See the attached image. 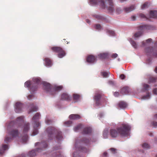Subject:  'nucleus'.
<instances>
[{"label":"nucleus","instance_id":"nucleus-1","mask_svg":"<svg viewBox=\"0 0 157 157\" xmlns=\"http://www.w3.org/2000/svg\"><path fill=\"white\" fill-rule=\"evenodd\" d=\"M130 129L131 127L128 124L122 123L116 128L111 129L110 135L112 137L125 136L128 135Z\"/></svg>","mask_w":157,"mask_h":157},{"label":"nucleus","instance_id":"nucleus-2","mask_svg":"<svg viewBox=\"0 0 157 157\" xmlns=\"http://www.w3.org/2000/svg\"><path fill=\"white\" fill-rule=\"evenodd\" d=\"M41 82L40 80L38 78H35L32 82L27 81L25 83V87L29 88L32 91L36 90L39 87V85Z\"/></svg>","mask_w":157,"mask_h":157},{"label":"nucleus","instance_id":"nucleus-3","mask_svg":"<svg viewBox=\"0 0 157 157\" xmlns=\"http://www.w3.org/2000/svg\"><path fill=\"white\" fill-rule=\"evenodd\" d=\"M46 131L48 135L52 134L54 132H57L58 134L56 136V138L57 140H61L63 138L61 132L60 131H58L54 127L48 128L46 129Z\"/></svg>","mask_w":157,"mask_h":157},{"label":"nucleus","instance_id":"nucleus-4","mask_svg":"<svg viewBox=\"0 0 157 157\" xmlns=\"http://www.w3.org/2000/svg\"><path fill=\"white\" fill-rule=\"evenodd\" d=\"M51 49L53 52L57 53L58 56L59 58H62L65 55V51L60 47H52L51 48Z\"/></svg>","mask_w":157,"mask_h":157},{"label":"nucleus","instance_id":"nucleus-5","mask_svg":"<svg viewBox=\"0 0 157 157\" xmlns=\"http://www.w3.org/2000/svg\"><path fill=\"white\" fill-rule=\"evenodd\" d=\"M46 87L47 89H48L47 91H51L50 94L52 95H54L56 94V92L61 90L63 88L62 86H58L54 88H52V86L49 83L46 84Z\"/></svg>","mask_w":157,"mask_h":157},{"label":"nucleus","instance_id":"nucleus-6","mask_svg":"<svg viewBox=\"0 0 157 157\" xmlns=\"http://www.w3.org/2000/svg\"><path fill=\"white\" fill-rule=\"evenodd\" d=\"M18 134V130H13L11 131L10 133V137H6L5 139V140L6 142H9L10 141L12 138L17 136Z\"/></svg>","mask_w":157,"mask_h":157},{"label":"nucleus","instance_id":"nucleus-7","mask_svg":"<svg viewBox=\"0 0 157 157\" xmlns=\"http://www.w3.org/2000/svg\"><path fill=\"white\" fill-rule=\"evenodd\" d=\"M101 98V95L99 94H97L94 96V99L96 101V105H98L101 104L102 99Z\"/></svg>","mask_w":157,"mask_h":157},{"label":"nucleus","instance_id":"nucleus-8","mask_svg":"<svg viewBox=\"0 0 157 157\" xmlns=\"http://www.w3.org/2000/svg\"><path fill=\"white\" fill-rule=\"evenodd\" d=\"M107 3L109 6L107 7V10L110 13L113 12L114 10L112 0H107Z\"/></svg>","mask_w":157,"mask_h":157},{"label":"nucleus","instance_id":"nucleus-9","mask_svg":"<svg viewBox=\"0 0 157 157\" xmlns=\"http://www.w3.org/2000/svg\"><path fill=\"white\" fill-rule=\"evenodd\" d=\"M60 99L63 100L70 101L71 98L69 95L66 93H63L61 95Z\"/></svg>","mask_w":157,"mask_h":157},{"label":"nucleus","instance_id":"nucleus-10","mask_svg":"<svg viewBox=\"0 0 157 157\" xmlns=\"http://www.w3.org/2000/svg\"><path fill=\"white\" fill-rule=\"evenodd\" d=\"M129 92V88L127 86L123 87L120 90V93L122 95L127 94Z\"/></svg>","mask_w":157,"mask_h":157},{"label":"nucleus","instance_id":"nucleus-11","mask_svg":"<svg viewBox=\"0 0 157 157\" xmlns=\"http://www.w3.org/2000/svg\"><path fill=\"white\" fill-rule=\"evenodd\" d=\"M22 104L20 102H17L15 105V111L17 113H19L21 111Z\"/></svg>","mask_w":157,"mask_h":157},{"label":"nucleus","instance_id":"nucleus-12","mask_svg":"<svg viewBox=\"0 0 157 157\" xmlns=\"http://www.w3.org/2000/svg\"><path fill=\"white\" fill-rule=\"evenodd\" d=\"M45 65L48 67H51L52 64V60L49 58H46L44 59Z\"/></svg>","mask_w":157,"mask_h":157},{"label":"nucleus","instance_id":"nucleus-13","mask_svg":"<svg viewBox=\"0 0 157 157\" xmlns=\"http://www.w3.org/2000/svg\"><path fill=\"white\" fill-rule=\"evenodd\" d=\"M127 106V104L123 101H120L117 105V108L119 109H124Z\"/></svg>","mask_w":157,"mask_h":157},{"label":"nucleus","instance_id":"nucleus-14","mask_svg":"<svg viewBox=\"0 0 157 157\" xmlns=\"http://www.w3.org/2000/svg\"><path fill=\"white\" fill-rule=\"evenodd\" d=\"M96 60L95 57L92 55H90L88 56L86 58V61L90 63H94Z\"/></svg>","mask_w":157,"mask_h":157},{"label":"nucleus","instance_id":"nucleus-15","mask_svg":"<svg viewBox=\"0 0 157 157\" xmlns=\"http://www.w3.org/2000/svg\"><path fill=\"white\" fill-rule=\"evenodd\" d=\"M108 56L107 53H103L99 54L98 55V58L101 59H103L106 58Z\"/></svg>","mask_w":157,"mask_h":157},{"label":"nucleus","instance_id":"nucleus-16","mask_svg":"<svg viewBox=\"0 0 157 157\" xmlns=\"http://www.w3.org/2000/svg\"><path fill=\"white\" fill-rule=\"evenodd\" d=\"M149 15L150 17L155 18L157 17V11H151L150 12Z\"/></svg>","mask_w":157,"mask_h":157},{"label":"nucleus","instance_id":"nucleus-17","mask_svg":"<svg viewBox=\"0 0 157 157\" xmlns=\"http://www.w3.org/2000/svg\"><path fill=\"white\" fill-rule=\"evenodd\" d=\"M29 124L27 123L24 125L23 130V132L26 133L28 132L29 130Z\"/></svg>","mask_w":157,"mask_h":157},{"label":"nucleus","instance_id":"nucleus-18","mask_svg":"<svg viewBox=\"0 0 157 157\" xmlns=\"http://www.w3.org/2000/svg\"><path fill=\"white\" fill-rule=\"evenodd\" d=\"M69 118L71 119H78L80 118V115L78 114H71L69 116Z\"/></svg>","mask_w":157,"mask_h":157},{"label":"nucleus","instance_id":"nucleus-19","mask_svg":"<svg viewBox=\"0 0 157 157\" xmlns=\"http://www.w3.org/2000/svg\"><path fill=\"white\" fill-rule=\"evenodd\" d=\"M135 8L134 6L132 5L130 7L125 8L124 10L126 12H128L133 10Z\"/></svg>","mask_w":157,"mask_h":157},{"label":"nucleus","instance_id":"nucleus-20","mask_svg":"<svg viewBox=\"0 0 157 157\" xmlns=\"http://www.w3.org/2000/svg\"><path fill=\"white\" fill-rule=\"evenodd\" d=\"M73 100L75 101H77L79 100L80 98V95L77 94H74L73 95Z\"/></svg>","mask_w":157,"mask_h":157},{"label":"nucleus","instance_id":"nucleus-21","mask_svg":"<svg viewBox=\"0 0 157 157\" xmlns=\"http://www.w3.org/2000/svg\"><path fill=\"white\" fill-rule=\"evenodd\" d=\"M156 78L154 77H151L149 78L148 80L149 83L154 82H156Z\"/></svg>","mask_w":157,"mask_h":157},{"label":"nucleus","instance_id":"nucleus-22","mask_svg":"<svg viewBox=\"0 0 157 157\" xmlns=\"http://www.w3.org/2000/svg\"><path fill=\"white\" fill-rule=\"evenodd\" d=\"M36 151L35 150H33L30 151L29 153V155L30 157H33L36 155Z\"/></svg>","mask_w":157,"mask_h":157},{"label":"nucleus","instance_id":"nucleus-23","mask_svg":"<svg viewBox=\"0 0 157 157\" xmlns=\"http://www.w3.org/2000/svg\"><path fill=\"white\" fill-rule=\"evenodd\" d=\"M90 132V129L88 128H85L83 131V133L84 134H89Z\"/></svg>","mask_w":157,"mask_h":157},{"label":"nucleus","instance_id":"nucleus-24","mask_svg":"<svg viewBox=\"0 0 157 157\" xmlns=\"http://www.w3.org/2000/svg\"><path fill=\"white\" fill-rule=\"evenodd\" d=\"M99 2L100 3L101 7L102 8L104 9L105 8V4L104 0H100Z\"/></svg>","mask_w":157,"mask_h":157},{"label":"nucleus","instance_id":"nucleus-25","mask_svg":"<svg viewBox=\"0 0 157 157\" xmlns=\"http://www.w3.org/2000/svg\"><path fill=\"white\" fill-rule=\"evenodd\" d=\"M101 74L104 78H106L108 77L109 73L106 71H103L101 72Z\"/></svg>","mask_w":157,"mask_h":157},{"label":"nucleus","instance_id":"nucleus-26","mask_svg":"<svg viewBox=\"0 0 157 157\" xmlns=\"http://www.w3.org/2000/svg\"><path fill=\"white\" fill-rule=\"evenodd\" d=\"M106 32L108 34L111 36H114L115 33L112 30H110L108 29L106 30Z\"/></svg>","mask_w":157,"mask_h":157},{"label":"nucleus","instance_id":"nucleus-27","mask_svg":"<svg viewBox=\"0 0 157 157\" xmlns=\"http://www.w3.org/2000/svg\"><path fill=\"white\" fill-rule=\"evenodd\" d=\"M143 89L144 90H147L150 87V86L147 84H143Z\"/></svg>","mask_w":157,"mask_h":157},{"label":"nucleus","instance_id":"nucleus-28","mask_svg":"<svg viewBox=\"0 0 157 157\" xmlns=\"http://www.w3.org/2000/svg\"><path fill=\"white\" fill-rule=\"evenodd\" d=\"M40 116V114L39 113H37L33 116V120H35L36 119H37L39 118Z\"/></svg>","mask_w":157,"mask_h":157},{"label":"nucleus","instance_id":"nucleus-29","mask_svg":"<svg viewBox=\"0 0 157 157\" xmlns=\"http://www.w3.org/2000/svg\"><path fill=\"white\" fill-rule=\"evenodd\" d=\"M94 16L95 18L98 20H103L104 19V18L103 17L98 15H95Z\"/></svg>","mask_w":157,"mask_h":157},{"label":"nucleus","instance_id":"nucleus-30","mask_svg":"<svg viewBox=\"0 0 157 157\" xmlns=\"http://www.w3.org/2000/svg\"><path fill=\"white\" fill-rule=\"evenodd\" d=\"M82 126V125L81 124H79L78 125L74 128V130L75 131H76L80 128Z\"/></svg>","mask_w":157,"mask_h":157},{"label":"nucleus","instance_id":"nucleus-31","mask_svg":"<svg viewBox=\"0 0 157 157\" xmlns=\"http://www.w3.org/2000/svg\"><path fill=\"white\" fill-rule=\"evenodd\" d=\"M148 3L147 2H145L144 4L142 5L141 6V8L142 9H144L147 7Z\"/></svg>","mask_w":157,"mask_h":157},{"label":"nucleus","instance_id":"nucleus-32","mask_svg":"<svg viewBox=\"0 0 157 157\" xmlns=\"http://www.w3.org/2000/svg\"><path fill=\"white\" fill-rule=\"evenodd\" d=\"M139 17L141 18L147 19V17L143 13H140L139 15Z\"/></svg>","mask_w":157,"mask_h":157},{"label":"nucleus","instance_id":"nucleus-33","mask_svg":"<svg viewBox=\"0 0 157 157\" xmlns=\"http://www.w3.org/2000/svg\"><path fill=\"white\" fill-rule=\"evenodd\" d=\"M101 26L99 24H96L95 26V29L98 30H101Z\"/></svg>","mask_w":157,"mask_h":157},{"label":"nucleus","instance_id":"nucleus-34","mask_svg":"<svg viewBox=\"0 0 157 157\" xmlns=\"http://www.w3.org/2000/svg\"><path fill=\"white\" fill-rule=\"evenodd\" d=\"M98 0H90V2L91 4L96 5L98 3Z\"/></svg>","mask_w":157,"mask_h":157},{"label":"nucleus","instance_id":"nucleus-35","mask_svg":"<svg viewBox=\"0 0 157 157\" xmlns=\"http://www.w3.org/2000/svg\"><path fill=\"white\" fill-rule=\"evenodd\" d=\"M142 34V33L140 32H139L137 33H136L134 34V36L135 37H139Z\"/></svg>","mask_w":157,"mask_h":157},{"label":"nucleus","instance_id":"nucleus-36","mask_svg":"<svg viewBox=\"0 0 157 157\" xmlns=\"http://www.w3.org/2000/svg\"><path fill=\"white\" fill-rule=\"evenodd\" d=\"M142 147L144 148H148L149 147V146L147 144L145 143L142 145Z\"/></svg>","mask_w":157,"mask_h":157},{"label":"nucleus","instance_id":"nucleus-37","mask_svg":"<svg viewBox=\"0 0 157 157\" xmlns=\"http://www.w3.org/2000/svg\"><path fill=\"white\" fill-rule=\"evenodd\" d=\"M132 44V46L135 48H137V45L136 43L134 41H132L131 42V43Z\"/></svg>","mask_w":157,"mask_h":157},{"label":"nucleus","instance_id":"nucleus-38","mask_svg":"<svg viewBox=\"0 0 157 157\" xmlns=\"http://www.w3.org/2000/svg\"><path fill=\"white\" fill-rule=\"evenodd\" d=\"M8 148V145H3L2 146V149L4 150H5L7 149Z\"/></svg>","mask_w":157,"mask_h":157},{"label":"nucleus","instance_id":"nucleus-39","mask_svg":"<svg viewBox=\"0 0 157 157\" xmlns=\"http://www.w3.org/2000/svg\"><path fill=\"white\" fill-rule=\"evenodd\" d=\"M125 75L123 74H121L120 75V78L121 79H124L125 78Z\"/></svg>","mask_w":157,"mask_h":157},{"label":"nucleus","instance_id":"nucleus-40","mask_svg":"<svg viewBox=\"0 0 157 157\" xmlns=\"http://www.w3.org/2000/svg\"><path fill=\"white\" fill-rule=\"evenodd\" d=\"M38 133V131L37 130L35 129L34 130L32 133L33 135H35L37 134Z\"/></svg>","mask_w":157,"mask_h":157},{"label":"nucleus","instance_id":"nucleus-41","mask_svg":"<svg viewBox=\"0 0 157 157\" xmlns=\"http://www.w3.org/2000/svg\"><path fill=\"white\" fill-rule=\"evenodd\" d=\"M152 126L155 127H157V122H153L152 123Z\"/></svg>","mask_w":157,"mask_h":157},{"label":"nucleus","instance_id":"nucleus-42","mask_svg":"<svg viewBox=\"0 0 157 157\" xmlns=\"http://www.w3.org/2000/svg\"><path fill=\"white\" fill-rule=\"evenodd\" d=\"M110 150L113 153H115L116 151V149L113 148H110Z\"/></svg>","mask_w":157,"mask_h":157},{"label":"nucleus","instance_id":"nucleus-43","mask_svg":"<svg viewBox=\"0 0 157 157\" xmlns=\"http://www.w3.org/2000/svg\"><path fill=\"white\" fill-rule=\"evenodd\" d=\"M117 55L116 53L113 54L112 55L111 57L113 58H115L117 57Z\"/></svg>","mask_w":157,"mask_h":157},{"label":"nucleus","instance_id":"nucleus-44","mask_svg":"<svg viewBox=\"0 0 157 157\" xmlns=\"http://www.w3.org/2000/svg\"><path fill=\"white\" fill-rule=\"evenodd\" d=\"M153 93L154 94H157V88H155L153 90Z\"/></svg>","mask_w":157,"mask_h":157},{"label":"nucleus","instance_id":"nucleus-45","mask_svg":"<svg viewBox=\"0 0 157 157\" xmlns=\"http://www.w3.org/2000/svg\"><path fill=\"white\" fill-rule=\"evenodd\" d=\"M24 118V117L23 116H20V117H17V121H19L20 120H23Z\"/></svg>","mask_w":157,"mask_h":157},{"label":"nucleus","instance_id":"nucleus-46","mask_svg":"<svg viewBox=\"0 0 157 157\" xmlns=\"http://www.w3.org/2000/svg\"><path fill=\"white\" fill-rule=\"evenodd\" d=\"M114 95L115 96L117 97L119 95V93L118 92H116L114 93Z\"/></svg>","mask_w":157,"mask_h":157},{"label":"nucleus","instance_id":"nucleus-47","mask_svg":"<svg viewBox=\"0 0 157 157\" xmlns=\"http://www.w3.org/2000/svg\"><path fill=\"white\" fill-rule=\"evenodd\" d=\"M64 123L66 125L70 124H71V122L70 121H68L65 122Z\"/></svg>","mask_w":157,"mask_h":157},{"label":"nucleus","instance_id":"nucleus-48","mask_svg":"<svg viewBox=\"0 0 157 157\" xmlns=\"http://www.w3.org/2000/svg\"><path fill=\"white\" fill-rule=\"evenodd\" d=\"M37 110V108L36 107H35L33 108L32 110H31L30 111V113L33 112L34 111H36Z\"/></svg>","mask_w":157,"mask_h":157},{"label":"nucleus","instance_id":"nucleus-49","mask_svg":"<svg viewBox=\"0 0 157 157\" xmlns=\"http://www.w3.org/2000/svg\"><path fill=\"white\" fill-rule=\"evenodd\" d=\"M150 95L149 94H148L145 97V98L148 99L150 98Z\"/></svg>","mask_w":157,"mask_h":157},{"label":"nucleus","instance_id":"nucleus-50","mask_svg":"<svg viewBox=\"0 0 157 157\" xmlns=\"http://www.w3.org/2000/svg\"><path fill=\"white\" fill-rule=\"evenodd\" d=\"M103 155L104 156H106L107 155V153L106 152H104L103 154Z\"/></svg>","mask_w":157,"mask_h":157},{"label":"nucleus","instance_id":"nucleus-51","mask_svg":"<svg viewBox=\"0 0 157 157\" xmlns=\"http://www.w3.org/2000/svg\"><path fill=\"white\" fill-rule=\"evenodd\" d=\"M32 97L33 96L32 95H29L28 97V98L29 99H31Z\"/></svg>","mask_w":157,"mask_h":157},{"label":"nucleus","instance_id":"nucleus-52","mask_svg":"<svg viewBox=\"0 0 157 157\" xmlns=\"http://www.w3.org/2000/svg\"><path fill=\"white\" fill-rule=\"evenodd\" d=\"M132 19L133 20H134L136 19V17L133 16L132 17Z\"/></svg>","mask_w":157,"mask_h":157},{"label":"nucleus","instance_id":"nucleus-53","mask_svg":"<svg viewBox=\"0 0 157 157\" xmlns=\"http://www.w3.org/2000/svg\"><path fill=\"white\" fill-rule=\"evenodd\" d=\"M154 117L155 119H157V114L154 115Z\"/></svg>","mask_w":157,"mask_h":157},{"label":"nucleus","instance_id":"nucleus-54","mask_svg":"<svg viewBox=\"0 0 157 157\" xmlns=\"http://www.w3.org/2000/svg\"><path fill=\"white\" fill-rule=\"evenodd\" d=\"M151 41V39H149L147 40V42H150Z\"/></svg>","mask_w":157,"mask_h":157},{"label":"nucleus","instance_id":"nucleus-55","mask_svg":"<svg viewBox=\"0 0 157 157\" xmlns=\"http://www.w3.org/2000/svg\"><path fill=\"white\" fill-rule=\"evenodd\" d=\"M86 22L87 23H90V21L89 20H88V19H87V20H86Z\"/></svg>","mask_w":157,"mask_h":157},{"label":"nucleus","instance_id":"nucleus-56","mask_svg":"<svg viewBox=\"0 0 157 157\" xmlns=\"http://www.w3.org/2000/svg\"><path fill=\"white\" fill-rule=\"evenodd\" d=\"M155 71L157 73V67H156L155 69Z\"/></svg>","mask_w":157,"mask_h":157},{"label":"nucleus","instance_id":"nucleus-57","mask_svg":"<svg viewBox=\"0 0 157 157\" xmlns=\"http://www.w3.org/2000/svg\"><path fill=\"white\" fill-rule=\"evenodd\" d=\"M27 136L26 135L25 136V141H26L27 140Z\"/></svg>","mask_w":157,"mask_h":157},{"label":"nucleus","instance_id":"nucleus-58","mask_svg":"<svg viewBox=\"0 0 157 157\" xmlns=\"http://www.w3.org/2000/svg\"><path fill=\"white\" fill-rule=\"evenodd\" d=\"M109 82L110 83V84H112V83H113V82L112 81H109Z\"/></svg>","mask_w":157,"mask_h":157},{"label":"nucleus","instance_id":"nucleus-59","mask_svg":"<svg viewBox=\"0 0 157 157\" xmlns=\"http://www.w3.org/2000/svg\"><path fill=\"white\" fill-rule=\"evenodd\" d=\"M38 143H36V144H38Z\"/></svg>","mask_w":157,"mask_h":157},{"label":"nucleus","instance_id":"nucleus-60","mask_svg":"<svg viewBox=\"0 0 157 157\" xmlns=\"http://www.w3.org/2000/svg\"><path fill=\"white\" fill-rule=\"evenodd\" d=\"M156 157H157V155H156Z\"/></svg>","mask_w":157,"mask_h":157}]
</instances>
